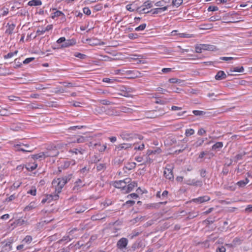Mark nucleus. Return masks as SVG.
Segmentation results:
<instances>
[{
  "label": "nucleus",
  "instance_id": "57",
  "mask_svg": "<svg viewBox=\"0 0 252 252\" xmlns=\"http://www.w3.org/2000/svg\"><path fill=\"white\" fill-rule=\"evenodd\" d=\"M65 41V38L64 37H62L61 38H60L59 39H58L57 41V42L58 43H63Z\"/></svg>",
  "mask_w": 252,
  "mask_h": 252
},
{
  "label": "nucleus",
  "instance_id": "33",
  "mask_svg": "<svg viewBox=\"0 0 252 252\" xmlns=\"http://www.w3.org/2000/svg\"><path fill=\"white\" fill-rule=\"evenodd\" d=\"M18 53V51H15L13 53H9L7 55L4 56V58L5 59H9L12 58L14 55H16Z\"/></svg>",
  "mask_w": 252,
  "mask_h": 252
},
{
  "label": "nucleus",
  "instance_id": "58",
  "mask_svg": "<svg viewBox=\"0 0 252 252\" xmlns=\"http://www.w3.org/2000/svg\"><path fill=\"white\" fill-rule=\"evenodd\" d=\"M15 198H16L15 195L14 194H12L6 199V201H12L13 199H14Z\"/></svg>",
  "mask_w": 252,
  "mask_h": 252
},
{
  "label": "nucleus",
  "instance_id": "37",
  "mask_svg": "<svg viewBox=\"0 0 252 252\" xmlns=\"http://www.w3.org/2000/svg\"><path fill=\"white\" fill-rule=\"evenodd\" d=\"M128 145L125 143H123L121 144H120L118 146H116V148H117L118 150H120L122 149H126Z\"/></svg>",
  "mask_w": 252,
  "mask_h": 252
},
{
  "label": "nucleus",
  "instance_id": "21",
  "mask_svg": "<svg viewBox=\"0 0 252 252\" xmlns=\"http://www.w3.org/2000/svg\"><path fill=\"white\" fill-rule=\"evenodd\" d=\"M244 71V68L243 66L241 67H232L230 69V72H243Z\"/></svg>",
  "mask_w": 252,
  "mask_h": 252
},
{
  "label": "nucleus",
  "instance_id": "5",
  "mask_svg": "<svg viewBox=\"0 0 252 252\" xmlns=\"http://www.w3.org/2000/svg\"><path fill=\"white\" fill-rule=\"evenodd\" d=\"M173 166L172 165L168 164L166 165L164 171V175L166 179L170 180L173 179Z\"/></svg>",
  "mask_w": 252,
  "mask_h": 252
},
{
  "label": "nucleus",
  "instance_id": "52",
  "mask_svg": "<svg viewBox=\"0 0 252 252\" xmlns=\"http://www.w3.org/2000/svg\"><path fill=\"white\" fill-rule=\"evenodd\" d=\"M225 251H226L225 248L224 247L222 246L221 247L218 248L217 249L216 252H225Z\"/></svg>",
  "mask_w": 252,
  "mask_h": 252
},
{
  "label": "nucleus",
  "instance_id": "45",
  "mask_svg": "<svg viewBox=\"0 0 252 252\" xmlns=\"http://www.w3.org/2000/svg\"><path fill=\"white\" fill-rule=\"evenodd\" d=\"M83 12L87 15H89L91 13V10L88 7H84L83 8Z\"/></svg>",
  "mask_w": 252,
  "mask_h": 252
},
{
  "label": "nucleus",
  "instance_id": "11",
  "mask_svg": "<svg viewBox=\"0 0 252 252\" xmlns=\"http://www.w3.org/2000/svg\"><path fill=\"white\" fill-rule=\"evenodd\" d=\"M126 190H125V193H127L131 191L134 187L137 186V183L135 182H131L127 184Z\"/></svg>",
  "mask_w": 252,
  "mask_h": 252
},
{
  "label": "nucleus",
  "instance_id": "48",
  "mask_svg": "<svg viewBox=\"0 0 252 252\" xmlns=\"http://www.w3.org/2000/svg\"><path fill=\"white\" fill-rule=\"evenodd\" d=\"M103 59H102V60L103 61H112L114 59H112V58L110 57H108L107 56H103Z\"/></svg>",
  "mask_w": 252,
  "mask_h": 252
},
{
  "label": "nucleus",
  "instance_id": "25",
  "mask_svg": "<svg viewBox=\"0 0 252 252\" xmlns=\"http://www.w3.org/2000/svg\"><path fill=\"white\" fill-rule=\"evenodd\" d=\"M183 3V0H172V5L177 7L181 5Z\"/></svg>",
  "mask_w": 252,
  "mask_h": 252
},
{
  "label": "nucleus",
  "instance_id": "54",
  "mask_svg": "<svg viewBox=\"0 0 252 252\" xmlns=\"http://www.w3.org/2000/svg\"><path fill=\"white\" fill-rule=\"evenodd\" d=\"M105 217H99V216H94L92 217V219L94 220H100L103 218H104Z\"/></svg>",
  "mask_w": 252,
  "mask_h": 252
},
{
  "label": "nucleus",
  "instance_id": "6",
  "mask_svg": "<svg viewBox=\"0 0 252 252\" xmlns=\"http://www.w3.org/2000/svg\"><path fill=\"white\" fill-rule=\"evenodd\" d=\"M104 112H106V114L107 115H113L112 109H108L107 111H106L105 107L101 106H96V107L94 109V112L96 114H101Z\"/></svg>",
  "mask_w": 252,
  "mask_h": 252
},
{
  "label": "nucleus",
  "instance_id": "18",
  "mask_svg": "<svg viewBox=\"0 0 252 252\" xmlns=\"http://www.w3.org/2000/svg\"><path fill=\"white\" fill-rule=\"evenodd\" d=\"M169 82L171 83H177L181 86L184 84V81L176 78H172L169 79Z\"/></svg>",
  "mask_w": 252,
  "mask_h": 252
},
{
  "label": "nucleus",
  "instance_id": "64",
  "mask_svg": "<svg viewBox=\"0 0 252 252\" xmlns=\"http://www.w3.org/2000/svg\"><path fill=\"white\" fill-rule=\"evenodd\" d=\"M155 5L157 7H161L162 6V3L161 1H157L155 3Z\"/></svg>",
  "mask_w": 252,
  "mask_h": 252
},
{
  "label": "nucleus",
  "instance_id": "7",
  "mask_svg": "<svg viewBox=\"0 0 252 252\" xmlns=\"http://www.w3.org/2000/svg\"><path fill=\"white\" fill-rule=\"evenodd\" d=\"M17 146L19 147V150L24 152H31L34 149V147L30 146L29 144L24 145L23 143H21Z\"/></svg>",
  "mask_w": 252,
  "mask_h": 252
},
{
  "label": "nucleus",
  "instance_id": "41",
  "mask_svg": "<svg viewBox=\"0 0 252 252\" xmlns=\"http://www.w3.org/2000/svg\"><path fill=\"white\" fill-rule=\"evenodd\" d=\"M74 56L80 59H84L86 57V55L80 53H75Z\"/></svg>",
  "mask_w": 252,
  "mask_h": 252
},
{
  "label": "nucleus",
  "instance_id": "2",
  "mask_svg": "<svg viewBox=\"0 0 252 252\" xmlns=\"http://www.w3.org/2000/svg\"><path fill=\"white\" fill-rule=\"evenodd\" d=\"M121 137L123 140L134 141L137 142L143 140V137L142 135L133 134L123 133L121 135Z\"/></svg>",
  "mask_w": 252,
  "mask_h": 252
},
{
  "label": "nucleus",
  "instance_id": "60",
  "mask_svg": "<svg viewBox=\"0 0 252 252\" xmlns=\"http://www.w3.org/2000/svg\"><path fill=\"white\" fill-rule=\"evenodd\" d=\"M103 82L110 83H112L113 81L112 79H111L110 78H105L103 79Z\"/></svg>",
  "mask_w": 252,
  "mask_h": 252
},
{
  "label": "nucleus",
  "instance_id": "3",
  "mask_svg": "<svg viewBox=\"0 0 252 252\" xmlns=\"http://www.w3.org/2000/svg\"><path fill=\"white\" fill-rule=\"evenodd\" d=\"M217 49L215 46L210 44H200L195 47V51L198 53H202L203 51H214Z\"/></svg>",
  "mask_w": 252,
  "mask_h": 252
},
{
  "label": "nucleus",
  "instance_id": "27",
  "mask_svg": "<svg viewBox=\"0 0 252 252\" xmlns=\"http://www.w3.org/2000/svg\"><path fill=\"white\" fill-rule=\"evenodd\" d=\"M63 14L60 11H56L52 14L51 17L54 19L56 17H58L61 16H63Z\"/></svg>",
  "mask_w": 252,
  "mask_h": 252
},
{
  "label": "nucleus",
  "instance_id": "53",
  "mask_svg": "<svg viewBox=\"0 0 252 252\" xmlns=\"http://www.w3.org/2000/svg\"><path fill=\"white\" fill-rule=\"evenodd\" d=\"M205 132H206L204 128H201L198 131V134H199L200 135H202Z\"/></svg>",
  "mask_w": 252,
  "mask_h": 252
},
{
  "label": "nucleus",
  "instance_id": "28",
  "mask_svg": "<svg viewBox=\"0 0 252 252\" xmlns=\"http://www.w3.org/2000/svg\"><path fill=\"white\" fill-rule=\"evenodd\" d=\"M222 146V143H216L214 145H213L212 149L214 150H217L221 148Z\"/></svg>",
  "mask_w": 252,
  "mask_h": 252
},
{
  "label": "nucleus",
  "instance_id": "10",
  "mask_svg": "<svg viewBox=\"0 0 252 252\" xmlns=\"http://www.w3.org/2000/svg\"><path fill=\"white\" fill-rule=\"evenodd\" d=\"M53 29V25H49L45 28H40L38 29L36 32L38 34V35H42L44 33H45L46 31H48L49 30H51Z\"/></svg>",
  "mask_w": 252,
  "mask_h": 252
},
{
  "label": "nucleus",
  "instance_id": "30",
  "mask_svg": "<svg viewBox=\"0 0 252 252\" xmlns=\"http://www.w3.org/2000/svg\"><path fill=\"white\" fill-rule=\"evenodd\" d=\"M32 240L31 236H27L23 240V242L26 244H30Z\"/></svg>",
  "mask_w": 252,
  "mask_h": 252
},
{
  "label": "nucleus",
  "instance_id": "38",
  "mask_svg": "<svg viewBox=\"0 0 252 252\" xmlns=\"http://www.w3.org/2000/svg\"><path fill=\"white\" fill-rule=\"evenodd\" d=\"M237 59H238V58L231 57H223L220 58V59L221 60L225 61L232 60H237Z\"/></svg>",
  "mask_w": 252,
  "mask_h": 252
},
{
  "label": "nucleus",
  "instance_id": "16",
  "mask_svg": "<svg viewBox=\"0 0 252 252\" xmlns=\"http://www.w3.org/2000/svg\"><path fill=\"white\" fill-rule=\"evenodd\" d=\"M186 183L189 185L201 186L202 182L200 181H195V180H188L186 181Z\"/></svg>",
  "mask_w": 252,
  "mask_h": 252
},
{
  "label": "nucleus",
  "instance_id": "4",
  "mask_svg": "<svg viewBox=\"0 0 252 252\" xmlns=\"http://www.w3.org/2000/svg\"><path fill=\"white\" fill-rule=\"evenodd\" d=\"M130 181L131 179L130 178H126L123 180L115 181L113 183V186L117 188L121 189L123 192L125 193L126 185Z\"/></svg>",
  "mask_w": 252,
  "mask_h": 252
},
{
  "label": "nucleus",
  "instance_id": "9",
  "mask_svg": "<svg viewBox=\"0 0 252 252\" xmlns=\"http://www.w3.org/2000/svg\"><path fill=\"white\" fill-rule=\"evenodd\" d=\"M210 198L208 196H203L199 197L196 198H194L191 200V202H195L197 203H202L204 202L209 201Z\"/></svg>",
  "mask_w": 252,
  "mask_h": 252
},
{
  "label": "nucleus",
  "instance_id": "62",
  "mask_svg": "<svg viewBox=\"0 0 252 252\" xmlns=\"http://www.w3.org/2000/svg\"><path fill=\"white\" fill-rule=\"evenodd\" d=\"M9 218V214H5V215H2L1 217V219H2V220H7Z\"/></svg>",
  "mask_w": 252,
  "mask_h": 252
},
{
  "label": "nucleus",
  "instance_id": "39",
  "mask_svg": "<svg viewBox=\"0 0 252 252\" xmlns=\"http://www.w3.org/2000/svg\"><path fill=\"white\" fill-rule=\"evenodd\" d=\"M194 132V130L193 129L189 128L187 129L186 130V134L187 136L192 135Z\"/></svg>",
  "mask_w": 252,
  "mask_h": 252
},
{
  "label": "nucleus",
  "instance_id": "55",
  "mask_svg": "<svg viewBox=\"0 0 252 252\" xmlns=\"http://www.w3.org/2000/svg\"><path fill=\"white\" fill-rule=\"evenodd\" d=\"M138 195L136 193H133L131 194H130L127 196V198L131 197L133 198H136L138 197Z\"/></svg>",
  "mask_w": 252,
  "mask_h": 252
},
{
  "label": "nucleus",
  "instance_id": "20",
  "mask_svg": "<svg viewBox=\"0 0 252 252\" xmlns=\"http://www.w3.org/2000/svg\"><path fill=\"white\" fill-rule=\"evenodd\" d=\"M42 4L40 0H32L28 2V4L30 6H38Z\"/></svg>",
  "mask_w": 252,
  "mask_h": 252
},
{
  "label": "nucleus",
  "instance_id": "56",
  "mask_svg": "<svg viewBox=\"0 0 252 252\" xmlns=\"http://www.w3.org/2000/svg\"><path fill=\"white\" fill-rule=\"evenodd\" d=\"M126 8L127 10L132 12L134 11V9L132 8V5L131 4H127L126 6Z\"/></svg>",
  "mask_w": 252,
  "mask_h": 252
},
{
  "label": "nucleus",
  "instance_id": "17",
  "mask_svg": "<svg viewBox=\"0 0 252 252\" xmlns=\"http://www.w3.org/2000/svg\"><path fill=\"white\" fill-rule=\"evenodd\" d=\"M37 164L35 162L29 163L26 166L27 169L29 171H32L36 168Z\"/></svg>",
  "mask_w": 252,
  "mask_h": 252
},
{
  "label": "nucleus",
  "instance_id": "15",
  "mask_svg": "<svg viewBox=\"0 0 252 252\" xmlns=\"http://www.w3.org/2000/svg\"><path fill=\"white\" fill-rule=\"evenodd\" d=\"M15 27V25H14L13 24H8L6 26L7 29L6 30L5 33L8 34H11L13 32Z\"/></svg>",
  "mask_w": 252,
  "mask_h": 252
},
{
  "label": "nucleus",
  "instance_id": "22",
  "mask_svg": "<svg viewBox=\"0 0 252 252\" xmlns=\"http://www.w3.org/2000/svg\"><path fill=\"white\" fill-rule=\"evenodd\" d=\"M94 146L99 151H101V152L104 151L106 148V146L104 144L101 145L100 143H95L94 144Z\"/></svg>",
  "mask_w": 252,
  "mask_h": 252
},
{
  "label": "nucleus",
  "instance_id": "26",
  "mask_svg": "<svg viewBox=\"0 0 252 252\" xmlns=\"http://www.w3.org/2000/svg\"><path fill=\"white\" fill-rule=\"evenodd\" d=\"M35 207V203L31 202L29 205L25 208L24 210L26 211H30Z\"/></svg>",
  "mask_w": 252,
  "mask_h": 252
},
{
  "label": "nucleus",
  "instance_id": "35",
  "mask_svg": "<svg viewBox=\"0 0 252 252\" xmlns=\"http://www.w3.org/2000/svg\"><path fill=\"white\" fill-rule=\"evenodd\" d=\"M146 27V24H142L135 29L136 31H143Z\"/></svg>",
  "mask_w": 252,
  "mask_h": 252
},
{
  "label": "nucleus",
  "instance_id": "14",
  "mask_svg": "<svg viewBox=\"0 0 252 252\" xmlns=\"http://www.w3.org/2000/svg\"><path fill=\"white\" fill-rule=\"evenodd\" d=\"M226 75L223 71H219L215 76V79L218 80H220L226 78Z\"/></svg>",
  "mask_w": 252,
  "mask_h": 252
},
{
  "label": "nucleus",
  "instance_id": "24",
  "mask_svg": "<svg viewBox=\"0 0 252 252\" xmlns=\"http://www.w3.org/2000/svg\"><path fill=\"white\" fill-rule=\"evenodd\" d=\"M121 110L122 112L126 113H132L133 111L132 109L126 107H122Z\"/></svg>",
  "mask_w": 252,
  "mask_h": 252
},
{
  "label": "nucleus",
  "instance_id": "51",
  "mask_svg": "<svg viewBox=\"0 0 252 252\" xmlns=\"http://www.w3.org/2000/svg\"><path fill=\"white\" fill-rule=\"evenodd\" d=\"M171 70H172V69L170 68H162L161 70L162 72L164 73H168L170 72V71H171Z\"/></svg>",
  "mask_w": 252,
  "mask_h": 252
},
{
  "label": "nucleus",
  "instance_id": "13",
  "mask_svg": "<svg viewBox=\"0 0 252 252\" xmlns=\"http://www.w3.org/2000/svg\"><path fill=\"white\" fill-rule=\"evenodd\" d=\"M168 6H165L162 7H158L155 8L151 10L152 11L153 14H157L163 11H165L167 10Z\"/></svg>",
  "mask_w": 252,
  "mask_h": 252
},
{
  "label": "nucleus",
  "instance_id": "29",
  "mask_svg": "<svg viewBox=\"0 0 252 252\" xmlns=\"http://www.w3.org/2000/svg\"><path fill=\"white\" fill-rule=\"evenodd\" d=\"M144 147H145V145L143 144V143H141V144L139 146H138L137 144H135L134 145V149L135 150L141 151L144 149Z\"/></svg>",
  "mask_w": 252,
  "mask_h": 252
},
{
  "label": "nucleus",
  "instance_id": "63",
  "mask_svg": "<svg viewBox=\"0 0 252 252\" xmlns=\"http://www.w3.org/2000/svg\"><path fill=\"white\" fill-rule=\"evenodd\" d=\"M21 185V183L20 182H15L13 184V188H15V189H17Z\"/></svg>",
  "mask_w": 252,
  "mask_h": 252
},
{
  "label": "nucleus",
  "instance_id": "43",
  "mask_svg": "<svg viewBox=\"0 0 252 252\" xmlns=\"http://www.w3.org/2000/svg\"><path fill=\"white\" fill-rule=\"evenodd\" d=\"M128 37L131 39H133L136 38L138 37V35L136 33H131L128 34Z\"/></svg>",
  "mask_w": 252,
  "mask_h": 252
},
{
  "label": "nucleus",
  "instance_id": "34",
  "mask_svg": "<svg viewBox=\"0 0 252 252\" xmlns=\"http://www.w3.org/2000/svg\"><path fill=\"white\" fill-rule=\"evenodd\" d=\"M36 192V189L35 187H32L31 189L29 190L27 193L29 194H31L32 195H35Z\"/></svg>",
  "mask_w": 252,
  "mask_h": 252
},
{
  "label": "nucleus",
  "instance_id": "44",
  "mask_svg": "<svg viewBox=\"0 0 252 252\" xmlns=\"http://www.w3.org/2000/svg\"><path fill=\"white\" fill-rule=\"evenodd\" d=\"M8 99L10 101H17V100H19L20 99L19 97L15 96H13V95L9 96Z\"/></svg>",
  "mask_w": 252,
  "mask_h": 252
},
{
  "label": "nucleus",
  "instance_id": "46",
  "mask_svg": "<svg viewBox=\"0 0 252 252\" xmlns=\"http://www.w3.org/2000/svg\"><path fill=\"white\" fill-rule=\"evenodd\" d=\"M86 208L84 207H81V208H77L76 209V212L77 213H80L84 212L86 210Z\"/></svg>",
  "mask_w": 252,
  "mask_h": 252
},
{
  "label": "nucleus",
  "instance_id": "47",
  "mask_svg": "<svg viewBox=\"0 0 252 252\" xmlns=\"http://www.w3.org/2000/svg\"><path fill=\"white\" fill-rule=\"evenodd\" d=\"M34 60V58H27L23 61V63L24 64H28L31 62L32 60Z\"/></svg>",
  "mask_w": 252,
  "mask_h": 252
},
{
  "label": "nucleus",
  "instance_id": "19",
  "mask_svg": "<svg viewBox=\"0 0 252 252\" xmlns=\"http://www.w3.org/2000/svg\"><path fill=\"white\" fill-rule=\"evenodd\" d=\"M75 43V41L73 40H69L67 41H65L64 43L61 45V48H66L71 45H73Z\"/></svg>",
  "mask_w": 252,
  "mask_h": 252
},
{
  "label": "nucleus",
  "instance_id": "32",
  "mask_svg": "<svg viewBox=\"0 0 252 252\" xmlns=\"http://www.w3.org/2000/svg\"><path fill=\"white\" fill-rule=\"evenodd\" d=\"M245 155V154H240L237 155L234 158L233 161L235 162H237L238 160H241L242 158V157Z\"/></svg>",
  "mask_w": 252,
  "mask_h": 252
},
{
  "label": "nucleus",
  "instance_id": "49",
  "mask_svg": "<svg viewBox=\"0 0 252 252\" xmlns=\"http://www.w3.org/2000/svg\"><path fill=\"white\" fill-rule=\"evenodd\" d=\"M166 102H167V101H166V100H161V99H158L156 101V103L157 104H165Z\"/></svg>",
  "mask_w": 252,
  "mask_h": 252
},
{
  "label": "nucleus",
  "instance_id": "59",
  "mask_svg": "<svg viewBox=\"0 0 252 252\" xmlns=\"http://www.w3.org/2000/svg\"><path fill=\"white\" fill-rule=\"evenodd\" d=\"M146 8L143 7V8L141 9L140 10H139V12L140 13H148L149 12H150L149 11H146Z\"/></svg>",
  "mask_w": 252,
  "mask_h": 252
},
{
  "label": "nucleus",
  "instance_id": "36",
  "mask_svg": "<svg viewBox=\"0 0 252 252\" xmlns=\"http://www.w3.org/2000/svg\"><path fill=\"white\" fill-rule=\"evenodd\" d=\"M152 3L150 1L145 2L142 7H144L146 8H150L152 7Z\"/></svg>",
  "mask_w": 252,
  "mask_h": 252
},
{
  "label": "nucleus",
  "instance_id": "23",
  "mask_svg": "<svg viewBox=\"0 0 252 252\" xmlns=\"http://www.w3.org/2000/svg\"><path fill=\"white\" fill-rule=\"evenodd\" d=\"M249 181L247 178L244 180H241L237 182V185L240 187H243L249 183Z\"/></svg>",
  "mask_w": 252,
  "mask_h": 252
},
{
  "label": "nucleus",
  "instance_id": "31",
  "mask_svg": "<svg viewBox=\"0 0 252 252\" xmlns=\"http://www.w3.org/2000/svg\"><path fill=\"white\" fill-rule=\"evenodd\" d=\"M99 102L102 105H109L113 104V103L106 99H100Z\"/></svg>",
  "mask_w": 252,
  "mask_h": 252
},
{
  "label": "nucleus",
  "instance_id": "42",
  "mask_svg": "<svg viewBox=\"0 0 252 252\" xmlns=\"http://www.w3.org/2000/svg\"><path fill=\"white\" fill-rule=\"evenodd\" d=\"M219 8L216 6H210L208 8V11H216L218 10Z\"/></svg>",
  "mask_w": 252,
  "mask_h": 252
},
{
  "label": "nucleus",
  "instance_id": "1",
  "mask_svg": "<svg viewBox=\"0 0 252 252\" xmlns=\"http://www.w3.org/2000/svg\"><path fill=\"white\" fill-rule=\"evenodd\" d=\"M71 175L65 176L62 178H57L54 179L52 182V186L55 188V193L46 195V197L48 200V202H50L52 200H57L59 196L58 194L60 193L64 185L70 180Z\"/></svg>",
  "mask_w": 252,
  "mask_h": 252
},
{
  "label": "nucleus",
  "instance_id": "61",
  "mask_svg": "<svg viewBox=\"0 0 252 252\" xmlns=\"http://www.w3.org/2000/svg\"><path fill=\"white\" fill-rule=\"evenodd\" d=\"M245 211L247 212H252V205H248L245 209Z\"/></svg>",
  "mask_w": 252,
  "mask_h": 252
},
{
  "label": "nucleus",
  "instance_id": "12",
  "mask_svg": "<svg viewBox=\"0 0 252 252\" xmlns=\"http://www.w3.org/2000/svg\"><path fill=\"white\" fill-rule=\"evenodd\" d=\"M84 185L85 184H83V182L80 179H78L75 183V186L73 187V190L78 191L81 188L83 187Z\"/></svg>",
  "mask_w": 252,
  "mask_h": 252
},
{
  "label": "nucleus",
  "instance_id": "50",
  "mask_svg": "<svg viewBox=\"0 0 252 252\" xmlns=\"http://www.w3.org/2000/svg\"><path fill=\"white\" fill-rule=\"evenodd\" d=\"M135 203V201H132V200H128L127 201L125 204H124V205H127V206H132Z\"/></svg>",
  "mask_w": 252,
  "mask_h": 252
},
{
  "label": "nucleus",
  "instance_id": "40",
  "mask_svg": "<svg viewBox=\"0 0 252 252\" xmlns=\"http://www.w3.org/2000/svg\"><path fill=\"white\" fill-rule=\"evenodd\" d=\"M192 113L194 115L196 116L203 115L205 114V113L203 111L199 110H193L192 111Z\"/></svg>",
  "mask_w": 252,
  "mask_h": 252
},
{
  "label": "nucleus",
  "instance_id": "8",
  "mask_svg": "<svg viewBox=\"0 0 252 252\" xmlns=\"http://www.w3.org/2000/svg\"><path fill=\"white\" fill-rule=\"evenodd\" d=\"M127 239L125 238H122L120 239L117 242V247L120 249H123L125 248L127 245Z\"/></svg>",
  "mask_w": 252,
  "mask_h": 252
}]
</instances>
